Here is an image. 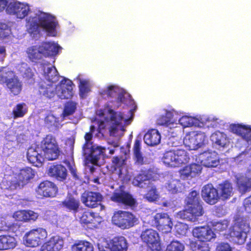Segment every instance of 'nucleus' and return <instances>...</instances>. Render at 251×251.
<instances>
[{"label": "nucleus", "instance_id": "1", "mask_svg": "<svg viewBox=\"0 0 251 251\" xmlns=\"http://www.w3.org/2000/svg\"><path fill=\"white\" fill-rule=\"evenodd\" d=\"M105 107L107 109L108 116L104 118V121L99 122V127L104 129L105 127L104 122L108 123L109 132L110 136L117 137L119 135L120 130L125 131V126L129 125L130 119H125L122 112L115 111L114 109H117L116 106H113L109 103L105 105Z\"/></svg>", "mask_w": 251, "mask_h": 251}, {"label": "nucleus", "instance_id": "2", "mask_svg": "<svg viewBox=\"0 0 251 251\" xmlns=\"http://www.w3.org/2000/svg\"><path fill=\"white\" fill-rule=\"evenodd\" d=\"M29 29L32 32H38L40 28H43L50 36L56 35L58 22L55 17L45 12H41L28 20Z\"/></svg>", "mask_w": 251, "mask_h": 251}, {"label": "nucleus", "instance_id": "3", "mask_svg": "<svg viewBox=\"0 0 251 251\" xmlns=\"http://www.w3.org/2000/svg\"><path fill=\"white\" fill-rule=\"evenodd\" d=\"M190 160L189 153L183 149L170 150L166 151L162 158L167 167L177 168L187 164Z\"/></svg>", "mask_w": 251, "mask_h": 251}, {"label": "nucleus", "instance_id": "4", "mask_svg": "<svg viewBox=\"0 0 251 251\" xmlns=\"http://www.w3.org/2000/svg\"><path fill=\"white\" fill-rule=\"evenodd\" d=\"M111 222L122 229H127L137 224L138 218L131 212L120 210L114 212Z\"/></svg>", "mask_w": 251, "mask_h": 251}, {"label": "nucleus", "instance_id": "5", "mask_svg": "<svg viewBox=\"0 0 251 251\" xmlns=\"http://www.w3.org/2000/svg\"><path fill=\"white\" fill-rule=\"evenodd\" d=\"M250 230L249 224L242 218H238L230 229L229 235L238 245L243 244L246 240L247 233Z\"/></svg>", "mask_w": 251, "mask_h": 251}, {"label": "nucleus", "instance_id": "6", "mask_svg": "<svg viewBox=\"0 0 251 251\" xmlns=\"http://www.w3.org/2000/svg\"><path fill=\"white\" fill-rule=\"evenodd\" d=\"M41 148L45 157L48 160L57 159L60 153V150L55 137L51 134H48L41 143Z\"/></svg>", "mask_w": 251, "mask_h": 251}, {"label": "nucleus", "instance_id": "7", "mask_svg": "<svg viewBox=\"0 0 251 251\" xmlns=\"http://www.w3.org/2000/svg\"><path fill=\"white\" fill-rule=\"evenodd\" d=\"M124 189L125 187L121 185L115 189L110 198V200L118 205L130 208L136 207L138 204L136 200Z\"/></svg>", "mask_w": 251, "mask_h": 251}, {"label": "nucleus", "instance_id": "8", "mask_svg": "<svg viewBox=\"0 0 251 251\" xmlns=\"http://www.w3.org/2000/svg\"><path fill=\"white\" fill-rule=\"evenodd\" d=\"M48 237V232L42 227L30 230L24 235L23 241L26 246L35 248L44 243Z\"/></svg>", "mask_w": 251, "mask_h": 251}, {"label": "nucleus", "instance_id": "9", "mask_svg": "<svg viewBox=\"0 0 251 251\" xmlns=\"http://www.w3.org/2000/svg\"><path fill=\"white\" fill-rule=\"evenodd\" d=\"M142 241L146 243L152 251H161L162 248L158 233L151 228L146 229L141 234Z\"/></svg>", "mask_w": 251, "mask_h": 251}, {"label": "nucleus", "instance_id": "10", "mask_svg": "<svg viewBox=\"0 0 251 251\" xmlns=\"http://www.w3.org/2000/svg\"><path fill=\"white\" fill-rule=\"evenodd\" d=\"M151 226L164 233L171 232L173 223L169 215L165 213H157L153 217Z\"/></svg>", "mask_w": 251, "mask_h": 251}, {"label": "nucleus", "instance_id": "11", "mask_svg": "<svg viewBox=\"0 0 251 251\" xmlns=\"http://www.w3.org/2000/svg\"><path fill=\"white\" fill-rule=\"evenodd\" d=\"M203 210L201 203L186 205L185 209L179 211L178 215L181 219L195 222L198 217L203 214Z\"/></svg>", "mask_w": 251, "mask_h": 251}, {"label": "nucleus", "instance_id": "12", "mask_svg": "<svg viewBox=\"0 0 251 251\" xmlns=\"http://www.w3.org/2000/svg\"><path fill=\"white\" fill-rule=\"evenodd\" d=\"M80 198L84 205L90 208H95L100 205L103 199L100 192L91 191H85Z\"/></svg>", "mask_w": 251, "mask_h": 251}, {"label": "nucleus", "instance_id": "13", "mask_svg": "<svg viewBox=\"0 0 251 251\" xmlns=\"http://www.w3.org/2000/svg\"><path fill=\"white\" fill-rule=\"evenodd\" d=\"M37 194L43 198H53L58 193V187L53 182L44 180L40 183L36 189Z\"/></svg>", "mask_w": 251, "mask_h": 251}, {"label": "nucleus", "instance_id": "14", "mask_svg": "<svg viewBox=\"0 0 251 251\" xmlns=\"http://www.w3.org/2000/svg\"><path fill=\"white\" fill-rule=\"evenodd\" d=\"M100 251H126L127 243L123 236L114 237L106 246L99 247Z\"/></svg>", "mask_w": 251, "mask_h": 251}, {"label": "nucleus", "instance_id": "15", "mask_svg": "<svg viewBox=\"0 0 251 251\" xmlns=\"http://www.w3.org/2000/svg\"><path fill=\"white\" fill-rule=\"evenodd\" d=\"M64 246V240L59 235L51 236L41 246L39 251H60Z\"/></svg>", "mask_w": 251, "mask_h": 251}, {"label": "nucleus", "instance_id": "16", "mask_svg": "<svg viewBox=\"0 0 251 251\" xmlns=\"http://www.w3.org/2000/svg\"><path fill=\"white\" fill-rule=\"evenodd\" d=\"M201 196L206 203L211 205L216 203L220 199L218 190L212 184H208L203 186Z\"/></svg>", "mask_w": 251, "mask_h": 251}, {"label": "nucleus", "instance_id": "17", "mask_svg": "<svg viewBox=\"0 0 251 251\" xmlns=\"http://www.w3.org/2000/svg\"><path fill=\"white\" fill-rule=\"evenodd\" d=\"M193 236L199 240L208 242L216 238V234L208 226H197L193 228Z\"/></svg>", "mask_w": 251, "mask_h": 251}, {"label": "nucleus", "instance_id": "18", "mask_svg": "<svg viewBox=\"0 0 251 251\" xmlns=\"http://www.w3.org/2000/svg\"><path fill=\"white\" fill-rule=\"evenodd\" d=\"M29 10L28 7L20 2H10L6 8L7 13L21 19L27 15Z\"/></svg>", "mask_w": 251, "mask_h": 251}, {"label": "nucleus", "instance_id": "19", "mask_svg": "<svg viewBox=\"0 0 251 251\" xmlns=\"http://www.w3.org/2000/svg\"><path fill=\"white\" fill-rule=\"evenodd\" d=\"M105 150V148L92 145L88 148V150H83L82 154L87 156L91 163L97 165L100 157L104 155Z\"/></svg>", "mask_w": 251, "mask_h": 251}, {"label": "nucleus", "instance_id": "20", "mask_svg": "<svg viewBox=\"0 0 251 251\" xmlns=\"http://www.w3.org/2000/svg\"><path fill=\"white\" fill-rule=\"evenodd\" d=\"M48 174L58 181H64L67 179L68 172L64 166L56 164H53L49 167Z\"/></svg>", "mask_w": 251, "mask_h": 251}, {"label": "nucleus", "instance_id": "21", "mask_svg": "<svg viewBox=\"0 0 251 251\" xmlns=\"http://www.w3.org/2000/svg\"><path fill=\"white\" fill-rule=\"evenodd\" d=\"M201 163L208 168L216 167L220 164L218 154L215 151H205L200 155Z\"/></svg>", "mask_w": 251, "mask_h": 251}, {"label": "nucleus", "instance_id": "22", "mask_svg": "<svg viewBox=\"0 0 251 251\" xmlns=\"http://www.w3.org/2000/svg\"><path fill=\"white\" fill-rule=\"evenodd\" d=\"M13 217L18 221L28 223L35 222L38 217V214L31 210H20L15 212Z\"/></svg>", "mask_w": 251, "mask_h": 251}, {"label": "nucleus", "instance_id": "23", "mask_svg": "<svg viewBox=\"0 0 251 251\" xmlns=\"http://www.w3.org/2000/svg\"><path fill=\"white\" fill-rule=\"evenodd\" d=\"M153 172L151 169L141 170L139 173L134 177L132 183L134 186L141 188L144 187L146 184V181L151 182L150 180L153 178Z\"/></svg>", "mask_w": 251, "mask_h": 251}, {"label": "nucleus", "instance_id": "24", "mask_svg": "<svg viewBox=\"0 0 251 251\" xmlns=\"http://www.w3.org/2000/svg\"><path fill=\"white\" fill-rule=\"evenodd\" d=\"M231 131L249 142L251 141V126L241 124H232L230 126Z\"/></svg>", "mask_w": 251, "mask_h": 251}, {"label": "nucleus", "instance_id": "25", "mask_svg": "<svg viewBox=\"0 0 251 251\" xmlns=\"http://www.w3.org/2000/svg\"><path fill=\"white\" fill-rule=\"evenodd\" d=\"M80 221L87 226H90L91 228L96 227L101 222L100 218L97 213L89 211L83 213Z\"/></svg>", "mask_w": 251, "mask_h": 251}, {"label": "nucleus", "instance_id": "26", "mask_svg": "<svg viewBox=\"0 0 251 251\" xmlns=\"http://www.w3.org/2000/svg\"><path fill=\"white\" fill-rule=\"evenodd\" d=\"M15 176L20 186L23 188L34 177L35 172L31 168L27 167L21 169Z\"/></svg>", "mask_w": 251, "mask_h": 251}, {"label": "nucleus", "instance_id": "27", "mask_svg": "<svg viewBox=\"0 0 251 251\" xmlns=\"http://www.w3.org/2000/svg\"><path fill=\"white\" fill-rule=\"evenodd\" d=\"M211 140L219 148H226L230 144L229 139L226 134L219 131H217L211 135Z\"/></svg>", "mask_w": 251, "mask_h": 251}, {"label": "nucleus", "instance_id": "28", "mask_svg": "<svg viewBox=\"0 0 251 251\" xmlns=\"http://www.w3.org/2000/svg\"><path fill=\"white\" fill-rule=\"evenodd\" d=\"M60 85L61 92L60 97L62 99H71L73 96V86L74 84L72 80L64 78L60 82Z\"/></svg>", "mask_w": 251, "mask_h": 251}, {"label": "nucleus", "instance_id": "29", "mask_svg": "<svg viewBox=\"0 0 251 251\" xmlns=\"http://www.w3.org/2000/svg\"><path fill=\"white\" fill-rule=\"evenodd\" d=\"M61 205L67 211L75 214L79 211L80 203L79 199L70 196L61 202Z\"/></svg>", "mask_w": 251, "mask_h": 251}, {"label": "nucleus", "instance_id": "30", "mask_svg": "<svg viewBox=\"0 0 251 251\" xmlns=\"http://www.w3.org/2000/svg\"><path fill=\"white\" fill-rule=\"evenodd\" d=\"M45 57L56 55L61 47L51 42H44L40 45Z\"/></svg>", "mask_w": 251, "mask_h": 251}, {"label": "nucleus", "instance_id": "31", "mask_svg": "<svg viewBox=\"0 0 251 251\" xmlns=\"http://www.w3.org/2000/svg\"><path fill=\"white\" fill-rule=\"evenodd\" d=\"M4 83L13 96H17L22 91V83L17 76L8 78Z\"/></svg>", "mask_w": 251, "mask_h": 251}, {"label": "nucleus", "instance_id": "32", "mask_svg": "<svg viewBox=\"0 0 251 251\" xmlns=\"http://www.w3.org/2000/svg\"><path fill=\"white\" fill-rule=\"evenodd\" d=\"M26 157L28 161L35 166L41 165L44 161V158L42 154L33 147L28 148L26 152Z\"/></svg>", "mask_w": 251, "mask_h": 251}, {"label": "nucleus", "instance_id": "33", "mask_svg": "<svg viewBox=\"0 0 251 251\" xmlns=\"http://www.w3.org/2000/svg\"><path fill=\"white\" fill-rule=\"evenodd\" d=\"M145 143L150 146L158 145L161 140V135L156 129L149 130L144 137Z\"/></svg>", "mask_w": 251, "mask_h": 251}, {"label": "nucleus", "instance_id": "34", "mask_svg": "<svg viewBox=\"0 0 251 251\" xmlns=\"http://www.w3.org/2000/svg\"><path fill=\"white\" fill-rule=\"evenodd\" d=\"M38 93L41 97L50 99L55 95V88L51 84L40 82L39 84Z\"/></svg>", "mask_w": 251, "mask_h": 251}, {"label": "nucleus", "instance_id": "35", "mask_svg": "<svg viewBox=\"0 0 251 251\" xmlns=\"http://www.w3.org/2000/svg\"><path fill=\"white\" fill-rule=\"evenodd\" d=\"M27 56L33 62L37 63L44 57L40 45H35L29 47L26 50Z\"/></svg>", "mask_w": 251, "mask_h": 251}, {"label": "nucleus", "instance_id": "36", "mask_svg": "<svg viewBox=\"0 0 251 251\" xmlns=\"http://www.w3.org/2000/svg\"><path fill=\"white\" fill-rule=\"evenodd\" d=\"M125 92L121 90L119 87L114 85H110L107 87L106 95L108 97L114 98L117 96L116 100L117 105V108H119L120 103L122 102L124 99Z\"/></svg>", "mask_w": 251, "mask_h": 251}, {"label": "nucleus", "instance_id": "37", "mask_svg": "<svg viewBox=\"0 0 251 251\" xmlns=\"http://www.w3.org/2000/svg\"><path fill=\"white\" fill-rule=\"evenodd\" d=\"M16 245L15 238L9 235H0V251L13 249Z\"/></svg>", "mask_w": 251, "mask_h": 251}, {"label": "nucleus", "instance_id": "38", "mask_svg": "<svg viewBox=\"0 0 251 251\" xmlns=\"http://www.w3.org/2000/svg\"><path fill=\"white\" fill-rule=\"evenodd\" d=\"M220 196L223 200L229 199L233 194V187L231 183L225 180L219 184Z\"/></svg>", "mask_w": 251, "mask_h": 251}, {"label": "nucleus", "instance_id": "39", "mask_svg": "<svg viewBox=\"0 0 251 251\" xmlns=\"http://www.w3.org/2000/svg\"><path fill=\"white\" fill-rule=\"evenodd\" d=\"M1 185L3 189L11 191L22 188L16 176L4 178L2 181Z\"/></svg>", "mask_w": 251, "mask_h": 251}, {"label": "nucleus", "instance_id": "40", "mask_svg": "<svg viewBox=\"0 0 251 251\" xmlns=\"http://www.w3.org/2000/svg\"><path fill=\"white\" fill-rule=\"evenodd\" d=\"M237 186L239 191L245 194L251 190V178L242 176L238 179Z\"/></svg>", "mask_w": 251, "mask_h": 251}, {"label": "nucleus", "instance_id": "41", "mask_svg": "<svg viewBox=\"0 0 251 251\" xmlns=\"http://www.w3.org/2000/svg\"><path fill=\"white\" fill-rule=\"evenodd\" d=\"M147 187L148 190L145 195V198L149 202L156 201L159 197L156 186L152 182H149Z\"/></svg>", "mask_w": 251, "mask_h": 251}, {"label": "nucleus", "instance_id": "42", "mask_svg": "<svg viewBox=\"0 0 251 251\" xmlns=\"http://www.w3.org/2000/svg\"><path fill=\"white\" fill-rule=\"evenodd\" d=\"M93 245L86 240H79L72 246V251H93Z\"/></svg>", "mask_w": 251, "mask_h": 251}, {"label": "nucleus", "instance_id": "43", "mask_svg": "<svg viewBox=\"0 0 251 251\" xmlns=\"http://www.w3.org/2000/svg\"><path fill=\"white\" fill-rule=\"evenodd\" d=\"M141 141L140 139H136L134 144L133 151V155L136 163L142 165L144 163V158L141 151Z\"/></svg>", "mask_w": 251, "mask_h": 251}, {"label": "nucleus", "instance_id": "44", "mask_svg": "<svg viewBox=\"0 0 251 251\" xmlns=\"http://www.w3.org/2000/svg\"><path fill=\"white\" fill-rule=\"evenodd\" d=\"M76 79L79 81V91L80 97H85L88 93L91 91V87L88 80H82L80 78V75H78Z\"/></svg>", "mask_w": 251, "mask_h": 251}, {"label": "nucleus", "instance_id": "45", "mask_svg": "<svg viewBox=\"0 0 251 251\" xmlns=\"http://www.w3.org/2000/svg\"><path fill=\"white\" fill-rule=\"evenodd\" d=\"M27 112V107L24 102L16 104L12 110V115L14 119L23 117Z\"/></svg>", "mask_w": 251, "mask_h": 251}, {"label": "nucleus", "instance_id": "46", "mask_svg": "<svg viewBox=\"0 0 251 251\" xmlns=\"http://www.w3.org/2000/svg\"><path fill=\"white\" fill-rule=\"evenodd\" d=\"M44 75L45 78L52 83L58 80V73L54 66L48 68L47 71L44 72Z\"/></svg>", "mask_w": 251, "mask_h": 251}, {"label": "nucleus", "instance_id": "47", "mask_svg": "<svg viewBox=\"0 0 251 251\" xmlns=\"http://www.w3.org/2000/svg\"><path fill=\"white\" fill-rule=\"evenodd\" d=\"M185 203L186 206L201 203L199 193L196 190L192 191L186 197Z\"/></svg>", "mask_w": 251, "mask_h": 251}, {"label": "nucleus", "instance_id": "48", "mask_svg": "<svg viewBox=\"0 0 251 251\" xmlns=\"http://www.w3.org/2000/svg\"><path fill=\"white\" fill-rule=\"evenodd\" d=\"M191 247L193 251H210L209 244L205 241L201 240L191 243Z\"/></svg>", "mask_w": 251, "mask_h": 251}, {"label": "nucleus", "instance_id": "49", "mask_svg": "<svg viewBox=\"0 0 251 251\" xmlns=\"http://www.w3.org/2000/svg\"><path fill=\"white\" fill-rule=\"evenodd\" d=\"M184 143L190 150L198 149V144L195 138V132H192L186 135L184 139Z\"/></svg>", "mask_w": 251, "mask_h": 251}, {"label": "nucleus", "instance_id": "50", "mask_svg": "<svg viewBox=\"0 0 251 251\" xmlns=\"http://www.w3.org/2000/svg\"><path fill=\"white\" fill-rule=\"evenodd\" d=\"M173 116L172 112L168 111L159 118L158 124L160 125L168 126L174 123Z\"/></svg>", "mask_w": 251, "mask_h": 251}, {"label": "nucleus", "instance_id": "51", "mask_svg": "<svg viewBox=\"0 0 251 251\" xmlns=\"http://www.w3.org/2000/svg\"><path fill=\"white\" fill-rule=\"evenodd\" d=\"M76 109V103L73 101H68L65 106L63 112L64 117L73 115Z\"/></svg>", "mask_w": 251, "mask_h": 251}, {"label": "nucleus", "instance_id": "52", "mask_svg": "<svg viewBox=\"0 0 251 251\" xmlns=\"http://www.w3.org/2000/svg\"><path fill=\"white\" fill-rule=\"evenodd\" d=\"M22 76L26 83L29 84L34 83V74L30 67H27L25 69Z\"/></svg>", "mask_w": 251, "mask_h": 251}, {"label": "nucleus", "instance_id": "53", "mask_svg": "<svg viewBox=\"0 0 251 251\" xmlns=\"http://www.w3.org/2000/svg\"><path fill=\"white\" fill-rule=\"evenodd\" d=\"M184 245L177 241H172L167 246L165 251H183Z\"/></svg>", "mask_w": 251, "mask_h": 251}, {"label": "nucleus", "instance_id": "54", "mask_svg": "<svg viewBox=\"0 0 251 251\" xmlns=\"http://www.w3.org/2000/svg\"><path fill=\"white\" fill-rule=\"evenodd\" d=\"M191 174V177H194L200 175L202 170L201 165L197 163H191L189 165Z\"/></svg>", "mask_w": 251, "mask_h": 251}, {"label": "nucleus", "instance_id": "55", "mask_svg": "<svg viewBox=\"0 0 251 251\" xmlns=\"http://www.w3.org/2000/svg\"><path fill=\"white\" fill-rule=\"evenodd\" d=\"M179 183L177 180L173 179L170 180L166 186L168 190L171 193H176L178 190Z\"/></svg>", "mask_w": 251, "mask_h": 251}, {"label": "nucleus", "instance_id": "56", "mask_svg": "<svg viewBox=\"0 0 251 251\" xmlns=\"http://www.w3.org/2000/svg\"><path fill=\"white\" fill-rule=\"evenodd\" d=\"M124 163V160L121 159L118 156H114L112 159V171L114 172L117 170L120 169Z\"/></svg>", "mask_w": 251, "mask_h": 251}, {"label": "nucleus", "instance_id": "57", "mask_svg": "<svg viewBox=\"0 0 251 251\" xmlns=\"http://www.w3.org/2000/svg\"><path fill=\"white\" fill-rule=\"evenodd\" d=\"M195 138L196 139V141L198 144V149L201 148L205 144V140L206 139V136L204 135L203 133L199 132V133H195Z\"/></svg>", "mask_w": 251, "mask_h": 251}, {"label": "nucleus", "instance_id": "58", "mask_svg": "<svg viewBox=\"0 0 251 251\" xmlns=\"http://www.w3.org/2000/svg\"><path fill=\"white\" fill-rule=\"evenodd\" d=\"M93 137V134L91 132H89L85 133L84 136L85 143L82 147V151L84 150H88V148L93 145L92 142H91Z\"/></svg>", "mask_w": 251, "mask_h": 251}, {"label": "nucleus", "instance_id": "59", "mask_svg": "<svg viewBox=\"0 0 251 251\" xmlns=\"http://www.w3.org/2000/svg\"><path fill=\"white\" fill-rule=\"evenodd\" d=\"M176 232L179 235H184L187 230V228L185 224L183 223H179L175 226Z\"/></svg>", "mask_w": 251, "mask_h": 251}, {"label": "nucleus", "instance_id": "60", "mask_svg": "<svg viewBox=\"0 0 251 251\" xmlns=\"http://www.w3.org/2000/svg\"><path fill=\"white\" fill-rule=\"evenodd\" d=\"M216 251H232V250L228 243L221 242L217 245Z\"/></svg>", "mask_w": 251, "mask_h": 251}, {"label": "nucleus", "instance_id": "61", "mask_svg": "<svg viewBox=\"0 0 251 251\" xmlns=\"http://www.w3.org/2000/svg\"><path fill=\"white\" fill-rule=\"evenodd\" d=\"M189 168V165H187L180 170L179 173L181 178L184 179L189 177H191V174Z\"/></svg>", "mask_w": 251, "mask_h": 251}, {"label": "nucleus", "instance_id": "62", "mask_svg": "<svg viewBox=\"0 0 251 251\" xmlns=\"http://www.w3.org/2000/svg\"><path fill=\"white\" fill-rule=\"evenodd\" d=\"M8 71L6 67H0V83L4 84L8 79L6 75Z\"/></svg>", "mask_w": 251, "mask_h": 251}, {"label": "nucleus", "instance_id": "63", "mask_svg": "<svg viewBox=\"0 0 251 251\" xmlns=\"http://www.w3.org/2000/svg\"><path fill=\"white\" fill-rule=\"evenodd\" d=\"M243 205L245 211L249 213H251V195L244 200Z\"/></svg>", "mask_w": 251, "mask_h": 251}, {"label": "nucleus", "instance_id": "64", "mask_svg": "<svg viewBox=\"0 0 251 251\" xmlns=\"http://www.w3.org/2000/svg\"><path fill=\"white\" fill-rule=\"evenodd\" d=\"M8 29V26L6 24L0 22V36H6L8 34L6 30Z\"/></svg>", "mask_w": 251, "mask_h": 251}]
</instances>
